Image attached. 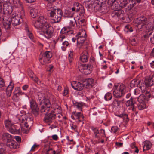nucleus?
Returning a JSON list of instances; mask_svg holds the SVG:
<instances>
[{"instance_id":"1","label":"nucleus","mask_w":154,"mask_h":154,"mask_svg":"<svg viewBox=\"0 0 154 154\" xmlns=\"http://www.w3.org/2000/svg\"><path fill=\"white\" fill-rule=\"evenodd\" d=\"M34 25L37 29L42 30L47 39L51 38L53 36L54 30L53 27L50 23L49 20L44 18L43 16L40 17Z\"/></svg>"},{"instance_id":"2","label":"nucleus","mask_w":154,"mask_h":154,"mask_svg":"<svg viewBox=\"0 0 154 154\" xmlns=\"http://www.w3.org/2000/svg\"><path fill=\"white\" fill-rule=\"evenodd\" d=\"M77 38V46L79 49H87L88 47V44L85 42L86 37V32L85 30H82L79 32L76 35Z\"/></svg>"},{"instance_id":"3","label":"nucleus","mask_w":154,"mask_h":154,"mask_svg":"<svg viewBox=\"0 0 154 154\" xmlns=\"http://www.w3.org/2000/svg\"><path fill=\"white\" fill-rule=\"evenodd\" d=\"M113 95L116 98H119L124 95L126 91L125 86L123 84H119L114 86Z\"/></svg>"},{"instance_id":"4","label":"nucleus","mask_w":154,"mask_h":154,"mask_svg":"<svg viewBox=\"0 0 154 154\" xmlns=\"http://www.w3.org/2000/svg\"><path fill=\"white\" fill-rule=\"evenodd\" d=\"M63 12L61 9H59L55 11L53 13L49 16L51 17L49 20V22L51 24L59 23L60 21Z\"/></svg>"},{"instance_id":"5","label":"nucleus","mask_w":154,"mask_h":154,"mask_svg":"<svg viewBox=\"0 0 154 154\" xmlns=\"http://www.w3.org/2000/svg\"><path fill=\"white\" fill-rule=\"evenodd\" d=\"M39 105L41 106L40 112L43 114H47L51 109V103L48 99H43Z\"/></svg>"},{"instance_id":"6","label":"nucleus","mask_w":154,"mask_h":154,"mask_svg":"<svg viewBox=\"0 0 154 154\" xmlns=\"http://www.w3.org/2000/svg\"><path fill=\"white\" fill-rule=\"evenodd\" d=\"M106 0H94L93 3L89 5L87 2H86L85 6L88 9L91 8L95 11L100 10L102 3H105Z\"/></svg>"},{"instance_id":"7","label":"nucleus","mask_w":154,"mask_h":154,"mask_svg":"<svg viewBox=\"0 0 154 154\" xmlns=\"http://www.w3.org/2000/svg\"><path fill=\"white\" fill-rule=\"evenodd\" d=\"M66 36L63 35H59L56 40H54L53 42L55 44L59 43L61 46L62 50L65 51L69 43L68 41L65 40Z\"/></svg>"},{"instance_id":"8","label":"nucleus","mask_w":154,"mask_h":154,"mask_svg":"<svg viewBox=\"0 0 154 154\" xmlns=\"http://www.w3.org/2000/svg\"><path fill=\"white\" fill-rule=\"evenodd\" d=\"M18 119L20 125L26 128H28L30 123L32 122V119L26 115L19 116Z\"/></svg>"},{"instance_id":"9","label":"nucleus","mask_w":154,"mask_h":154,"mask_svg":"<svg viewBox=\"0 0 154 154\" xmlns=\"http://www.w3.org/2000/svg\"><path fill=\"white\" fill-rule=\"evenodd\" d=\"M136 22V26L139 29L147 28L148 27L147 19L144 16H142L137 19Z\"/></svg>"},{"instance_id":"10","label":"nucleus","mask_w":154,"mask_h":154,"mask_svg":"<svg viewBox=\"0 0 154 154\" xmlns=\"http://www.w3.org/2000/svg\"><path fill=\"white\" fill-rule=\"evenodd\" d=\"M91 129L93 131L94 138L97 139L98 140V142H100L99 140L101 137H106L104 130L101 129L99 131L97 128L93 126L91 127Z\"/></svg>"},{"instance_id":"11","label":"nucleus","mask_w":154,"mask_h":154,"mask_svg":"<svg viewBox=\"0 0 154 154\" xmlns=\"http://www.w3.org/2000/svg\"><path fill=\"white\" fill-rule=\"evenodd\" d=\"M52 53L47 51L43 54L42 57L39 59L41 63L43 65L48 63L50 62V59L52 57Z\"/></svg>"},{"instance_id":"12","label":"nucleus","mask_w":154,"mask_h":154,"mask_svg":"<svg viewBox=\"0 0 154 154\" xmlns=\"http://www.w3.org/2000/svg\"><path fill=\"white\" fill-rule=\"evenodd\" d=\"M29 103L32 113L35 116H37L39 114V108L36 102L32 99L29 100Z\"/></svg>"},{"instance_id":"13","label":"nucleus","mask_w":154,"mask_h":154,"mask_svg":"<svg viewBox=\"0 0 154 154\" xmlns=\"http://www.w3.org/2000/svg\"><path fill=\"white\" fill-rule=\"evenodd\" d=\"M79 68L80 71L82 73L88 75L90 74L92 70V66L91 64H81L80 65Z\"/></svg>"},{"instance_id":"14","label":"nucleus","mask_w":154,"mask_h":154,"mask_svg":"<svg viewBox=\"0 0 154 154\" xmlns=\"http://www.w3.org/2000/svg\"><path fill=\"white\" fill-rule=\"evenodd\" d=\"M136 99L131 97L130 100H128L126 103V106L128 107V109L129 112L131 111H135L136 110V107L134 105L136 103Z\"/></svg>"},{"instance_id":"15","label":"nucleus","mask_w":154,"mask_h":154,"mask_svg":"<svg viewBox=\"0 0 154 154\" xmlns=\"http://www.w3.org/2000/svg\"><path fill=\"white\" fill-rule=\"evenodd\" d=\"M71 116L72 119L75 120L77 122H79L84 120V116L80 112L74 111L72 112Z\"/></svg>"},{"instance_id":"16","label":"nucleus","mask_w":154,"mask_h":154,"mask_svg":"<svg viewBox=\"0 0 154 154\" xmlns=\"http://www.w3.org/2000/svg\"><path fill=\"white\" fill-rule=\"evenodd\" d=\"M85 87L86 88H90L94 87L96 83L94 80L92 78H88L84 82Z\"/></svg>"},{"instance_id":"17","label":"nucleus","mask_w":154,"mask_h":154,"mask_svg":"<svg viewBox=\"0 0 154 154\" xmlns=\"http://www.w3.org/2000/svg\"><path fill=\"white\" fill-rule=\"evenodd\" d=\"M118 0H108V3L112 9L116 10L120 8V6L118 2Z\"/></svg>"},{"instance_id":"18","label":"nucleus","mask_w":154,"mask_h":154,"mask_svg":"<svg viewBox=\"0 0 154 154\" xmlns=\"http://www.w3.org/2000/svg\"><path fill=\"white\" fill-rule=\"evenodd\" d=\"M9 15H5L3 17V24L5 29H8L10 28L11 22L10 20Z\"/></svg>"},{"instance_id":"19","label":"nucleus","mask_w":154,"mask_h":154,"mask_svg":"<svg viewBox=\"0 0 154 154\" xmlns=\"http://www.w3.org/2000/svg\"><path fill=\"white\" fill-rule=\"evenodd\" d=\"M72 87L75 90L81 91L85 87L84 82L83 83L79 82L74 81L71 83Z\"/></svg>"},{"instance_id":"20","label":"nucleus","mask_w":154,"mask_h":154,"mask_svg":"<svg viewBox=\"0 0 154 154\" xmlns=\"http://www.w3.org/2000/svg\"><path fill=\"white\" fill-rule=\"evenodd\" d=\"M55 119L54 112H53L46 116L44 119V121L49 125L53 122Z\"/></svg>"},{"instance_id":"21","label":"nucleus","mask_w":154,"mask_h":154,"mask_svg":"<svg viewBox=\"0 0 154 154\" xmlns=\"http://www.w3.org/2000/svg\"><path fill=\"white\" fill-rule=\"evenodd\" d=\"M115 10L112 14V16L113 17L115 18L121 19L122 18L124 14V12L121 10Z\"/></svg>"},{"instance_id":"22","label":"nucleus","mask_w":154,"mask_h":154,"mask_svg":"<svg viewBox=\"0 0 154 154\" xmlns=\"http://www.w3.org/2000/svg\"><path fill=\"white\" fill-rule=\"evenodd\" d=\"M22 20V18L17 16H15L10 18L11 23L14 26L19 25Z\"/></svg>"},{"instance_id":"23","label":"nucleus","mask_w":154,"mask_h":154,"mask_svg":"<svg viewBox=\"0 0 154 154\" xmlns=\"http://www.w3.org/2000/svg\"><path fill=\"white\" fill-rule=\"evenodd\" d=\"M129 1V3L127 2H124L123 5H121L120 7L124 8L128 5L127 7L126 8V10L128 11L131 10L135 5V3L133 2V0H128Z\"/></svg>"},{"instance_id":"24","label":"nucleus","mask_w":154,"mask_h":154,"mask_svg":"<svg viewBox=\"0 0 154 154\" xmlns=\"http://www.w3.org/2000/svg\"><path fill=\"white\" fill-rule=\"evenodd\" d=\"M46 9L47 11H49L48 13L49 15L53 13L55 11L58 10L59 8H56V7L54 6L52 3L48 2L47 5Z\"/></svg>"},{"instance_id":"25","label":"nucleus","mask_w":154,"mask_h":154,"mask_svg":"<svg viewBox=\"0 0 154 154\" xmlns=\"http://www.w3.org/2000/svg\"><path fill=\"white\" fill-rule=\"evenodd\" d=\"M6 145L11 149H16L19 147L17 143L11 139L7 142Z\"/></svg>"},{"instance_id":"26","label":"nucleus","mask_w":154,"mask_h":154,"mask_svg":"<svg viewBox=\"0 0 154 154\" xmlns=\"http://www.w3.org/2000/svg\"><path fill=\"white\" fill-rule=\"evenodd\" d=\"M88 59V54L86 51H84L80 54V60L82 62L85 63L87 62Z\"/></svg>"},{"instance_id":"27","label":"nucleus","mask_w":154,"mask_h":154,"mask_svg":"<svg viewBox=\"0 0 154 154\" xmlns=\"http://www.w3.org/2000/svg\"><path fill=\"white\" fill-rule=\"evenodd\" d=\"M141 81L137 79H134L132 80L130 83V86L131 88L137 87H138Z\"/></svg>"},{"instance_id":"28","label":"nucleus","mask_w":154,"mask_h":154,"mask_svg":"<svg viewBox=\"0 0 154 154\" xmlns=\"http://www.w3.org/2000/svg\"><path fill=\"white\" fill-rule=\"evenodd\" d=\"M153 82L151 75L146 77L145 81V85L147 87L152 86L154 84Z\"/></svg>"},{"instance_id":"29","label":"nucleus","mask_w":154,"mask_h":154,"mask_svg":"<svg viewBox=\"0 0 154 154\" xmlns=\"http://www.w3.org/2000/svg\"><path fill=\"white\" fill-rule=\"evenodd\" d=\"M4 123L5 127L7 129L13 126L14 124V123L10 119L5 120Z\"/></svg>"},{"instance_id":"30","label":"nucleus","mask_w":154,"mask_h":154,"mask_svg":"<svg viewBox=\"0 0 154 154\" xmlns=\"http://www.w3.org/2000/svg\"><path fill=\"white\" fill-rule=\"evenodd\" d=\"M30 13L31 16L33 18L35 17L38 15V11L37 9L30 8Z\"/></svg>"},{"instance_id":"31","label":"nucleus","mask_w":154,"mask_h":154,"mask_svg":"<svg viewBox=\"0 0 154 154\" xmlns=\"http://www.w3.org/2000/svg\"><path fill=\"white\" fill-rule=\"evenodd\" d=\"M144 145L143 146V151L148 150L150 149L152 146L151 143L149 141H145L144 143Z\"/></svg>"},{"instance_id":"32","label":"nucleus","mask_w":154,"mask_h":154,"mask_svg":"<svg viewBox=\"0 0 154 154\" xmlns=\"http://www.w3.org/2000/svg\"><path fill=\"white\" fill-rule=\"evenodd\" d=\"M3 10L4 11L5 10L7 12V13L8 14H11L13 10L12 7L11 5H8L6 4L3 5Z\"/></svg>"},{"instance_id":"33","label":"nucleus","mask_w":154,"mask_h":154,"mask_svg":"<svg viewBox=\"0 0 154 154\" xmlns=\"http://www.w3.org/2000/svg\"><path fill=\"white\" fill-rule=\"evenodd\" d=\"M14 88L13 85L10 84L8 86L6 89V93L8 97H10L12 91Z\"/></svg>"},{"instance_id":"34","label":"nucleus","mask_w":154,"mask_h":154,"mask_svg":"<svg viewBox=\"0 0 154 154\" xmlns=\"http://www.w3.org/2000/svg\"><path fill=\"white\" fill-rule=\"evenodd\" d=\"M2 138L3 140L7 141V142L11 139V135L8 133L3 134L2 136Z\"/></svg>"},{"instance_id":"35","label":"nucleus","mask_w":154,"mask_h":154,"mask_svg":"<svg viewBox=\"0 0 154 154\" xmlns=\"http://www.w3.org/2000/svg\"><path fill=\"white\" fill-rule=\"evenodd\" d=\"M26 31L27 33V34L30 39L33 41L34 40V37L32 33L29 31V28L27 26L26 27Z\"/></svg>"},{"instance_id":"36","label":"nucleus","mask_w":154,"mask_h":154,"mask_svg":"<svg viewBox=\"0 0 154 154\" xmlns=\"http://www.w3.org/2000/svg\"><path fill=\"white\" fill-rule=\"evenodd\" d=\"M73 14L74 13L73 12L67 11H65L64 16L65 17L72 18L73 17Z\"/></svg>"},{"instance_id":"37","label":"nucleus","mask_w":154,"mask_h":154,"mask_svg":"<svg viewBox=\"0 0 154 154\" xmlns=\"http://www.w3.org/2000/svg\"><path fill=\"white\" fill-rule=\"evenodd\" d=\"M85 22V19L83 18H78L76 20V25L78 27H80L82 26V24Z\"/></svg>"},{"instance_id":"38","label":"nucleus","mask_w":154,"mask_h":154,"mask_svg":"<svg viewBox=\"0 0 154 154\" xmlns=\"http://www.w3.org/2000/svg\"><path fill=\"white\" fill-rule=\"evenodd\" d=\"M69 32V29L66 27H64L61 30L60 34L59 35H63L65 36V35L66 34Z\"/></svg>"},{"instance_id":"39","label":"nucleus","mask_w":154,"mask_h":154,"mask_svg":"<svg viewBox=\"0 0 154 154\" xmlns=\"http://www.w3.org/2000/svg\"><path fill=\"white\" fill-rule=\"evenodd\" d=\"M146 106L145 103H139L137 104V108L139 110H142L146 108Z\"/></svg>"},{"instance_id":"40","label":"nucleus","mask_w":154,"mask_h":154,"mask_svg":"<svg viewBox=\"0 0 154 154\" xmlns=\"http://www.w3.org/2000/svg\"><path fill=\"white\" fill-rule=\"evenodd\" d=\"M54 117H55V119H56L59 121L61 122L62 121L61 119H62L63 116L61 113H55V112H54Z\"/></svg>"},{"instance_id":"41","label":"nucleus","mask_w":154,"mask_h":154,"mask_svg":"<svg viewBox=\"0 0 154 154\" xmlns=\"http://www.w3.org/2000/svg\"><path fill=\"white\" fill-rule=\"evenodd\" d=\"M121 102L119 100H115L112 103V106L118 108L120 106Z\"/></svg>"},{"instance_id":"42","label":"nucleus","mask_w":154,"mask_h":154,"mask_svg":"<svg viewBox=\"0 0 154 154\" xmlns=\"http://www.w3.org/2000/svg\"><path fill=\"white\" fill-rule=\"evenodd\" d=\"M83 106L82 103H76L74 104V106L80 111H82V108Z\"/></svg>"},{"instance_id":"43","label":"nucleus","mask_w":154,"mask_h":154,"mask_svg":"<svg viewBox=\"0 0 154 154\" xmlns=\"http://www.w3.org/2000/svg\"><path fill=\"white\" fill-rule=\"evenodd\" d=\"M6 152L5 145L4 144L0 143V154H4Z\"/></svg>"},{"instance_id":"44","label":"nucleus","mask_w":154,"mask_h":154,"mask_svg":"<svg viewBox=\"0 0 154 154\" xmlns=\"http://www.w3.org/2000/svg\"><path fill=\"white\" fill-rule=\"evenodd\" d=\"M145 100V96L143 94L140 95L137 98V100L139 103H144Z\"/></svg>"},{"instance_id":"45","label":"nucleus","mask_w":154,"mask_h":154,"mask_svg":"<svg viewBox=\"0 0 154 154\" xmlns=\"http://www.w3.org/2000/svg\"><path fill=\"white\" fill-rule=\"evenodd\" d=\"M46 151V154H55L56 152L52 148L48 146V149H45Z\"/></svg>"},{"instance_id":"46","label":"nucleus","mask_w":154,"mask_h":154,"mask_svg":"<svg viewBox=\"0 0 154 154\" xmlns=\"http://www.w3.org/2000/svg\"><path fill=\"white\" fill-rule=\"evenodd\" d=\"M13 2L14 6L16 8H19L21 6V3L20 0H13Z\"/></svg>"},{"instance_id":"47","label":"nucleus","mask_w":154,"mask_h":154,"mask_svg":"<svg viewBox=\"0 0 154 154\" xmlns=\"http://www.w3.org/2000/svg\"><path fill=\"white\" fill-rule=\"evenodd\" d=\"M112 97L111 93L108 92L104 96V98L106 101H108L111 99Z\"/></svg>"},{"instance_id":"48","label":"nucleus","mask_w":154,"mask_h":154,"mask_svg":"<svg viewBox=\"0 0 154 154\" xmlns=\"http://www.w3.org/2000/svg\"><path fill=\"white\" fill-rule=\"evenodd\" d=\"M116 115L119 117L123 118L124 119L126 118L128 121L129 120V118L128 117V115L125 112H123L120 114Z\"/></svg>"},{"instance_id":"49","label":"nucleus","mask_w":154,"mask_h":154,"mask_svg":"<svg viewBox=\"0 0 154 154\" xmlns=\"http://www.w3.org/2000/svg\"><path fill=\"white\" fill-rule=\"evenodd\" d=\"M119 131V128L117 126H112L111 128V132L114 133H118Z\"/></svg>"},{"instance_id":"50","label":"nucleus","mask_w":154,"mask_h":154,"mask_svg":"<svg viewBox=\"0 0 154 154\" xmlns=\"http://www.w3.org/2000/svg\"><path fill=\"white\" fill-rule=\"evenodd\" d=\"M8 129L9 130L10 132L13 134H15L17 132V130L15 128L14 125Z\"/></svg>"},{"instance_id":"51","label":"nucleus","mask_w":154,"mask_h":154,"mask_svg":"<svg viewBox=\"0 0 154 154\" xmlns=\"http://www.w3.org/2000/svg\"><path fill=\"white\" fill-rule=\"evenodd\" d=\"M69 21V25L71 26H74L75 24H76V20L74 17L72 18Z\"/></svg>"},{"instance_id":"52","label":"nucleus","mask_w":154,"mask_h":154,"mask_svg":"<svg viewBox=\"0 0 154 154\" xmlns=\"http://www.w3.org/2000/svg\"><path fill=\"white\" fill-rule=\"evenodd\" d=\"M73 5L75 7V9L77 11H78L80 9V6H82L81 5L79 4V3L77 2H75L74 3Z\"/></svg>"},{"instance_id":"53","label":"nucleus","mask_w":154,"mask_h":154,"mask_svg":"<svg viewBox=\"0 0 154 154\" xmlns=\"http://www.w3.org/2000/svg\"><path fill=\"white\" fill-rule=\"evenodd\" d=\"M80 9L77 12H79V14L81 16L85 13V11L84 7L82 6H80Z\"/></svg>"},{"instance_id":"54","label":"nucleus","mask_w":154,"mask_h":154,"mask_svg":"<svg viewBox=\"0 0 154 154\" xmlns=\"http://www.w3.org/2000/svg\"><path fill=\"white\" fill-rule=\"evenodd\" d=\"M140 83H141V84L140 83L138 87L142 91H145L146 89V88L145 86H144V83L142 82H141Z\"/></svg>"},{"instance_id":"55","label":"nucleus","mask_w":154,"mask_h":154,"mask_svg":"<svg viewBox=\"0 0 154 154\" xmlns=\"http://www.w3.org/2000/svg\"><path fill=\"white\" fill-rule=\"evenodd\" d=\"M130 41L131 44L132 45H135L136 44V39L134 38L131 37L130 39Z\"/></svg>"},{"instance_id":"56","label":"nucleus","mask_w":154,"mask_h":154,"mask_svg":"<svg viewBox=\"0 0 154 154\" xmlns=\"http://www.w3.org/2000/svg\"><path fill=\"white\" fill-rule=\"evenodd\" d=\"M5 86V82L4 80L0 78V87L2 88Z\"/></svg>"},{"instance_id":"57","label":"nucleus","mask_w":154,"mask_h":154,"mask_svg":"<svg viewBox=\"0 0 154 154\" xmlns=\"http://www.w3.org/2000/svg\"><path fill=\"white\" fill-rule=\"evenodd\" d=\"M53 66L51 65H49L47 69V70L48 71L51 72L53 71Z\"/></svg>"},{"instance_id":"58","label":"nucleus","mask_w":154,"mask_h":154,"mask_svg":"<svg viewBox=\"0 0 154 154\" xmlns=\"http://www.w3.org/2000/svg\"><path fill=\"white\" fill-rule=\"evenodd\" d=\"M71 129L75 131H77V126L76 125L72 124L71 125Z\"/></svg>"},{"instance_id":"59","label":"nucleus","mask_w":154,"mask_h":154,"mask_svg":"<svg viewBox=\"0 0 154 154\" xmlns=\"http://www.w3.org/2000/svg\"><path fill=\"white\" fill-rule=\"evenodd\" d=\"M68 89L66 88H65L63 93V95L65 96H66L68 94Z\"/></svg>"},{"instance_id":"60","label":"nucleus","mask_w":154,"mask_h":154,"mask_svg":"<svg viewBox=\"0 0 154 154\" xmlns=\"http://www.w3.org/2000/svg\"><path fill=\"white\" fill-rule=\"evenodd\" d=\"M14 138L17 142H20L21 141V137L18 136H16L14 137Z\"/></svg>"},{"instance_id":"61","label":"nucleus","mask_w":154,"mask_h":154,"mask_svg":"<svg viewBox=\"0 0 154 154\" xmlns=\"http://www.w3.org/2000/svg\"><path fill=\"white\" fill-rule=\"evenodd\" d=\"M38 145H37L36 144H34L32 147L31 149V151H34L35 149L37 147H38Z\"/></svg>"},{"instance_id":"62","label":"nucleus","mask_w":154,"mask_h":154,"mask_svg":"<svg viewBox=\"0 0 154 154\" xmlns=\"http://www.w3.org/2000/svg\"><path fill=\"white\" fill-rule=\"evenodd\" d=\"M51 137L53 139L55 140H57L58 139V137L56 134L52 135Z\"/></svg>"},{"instance_id":"63","label":"nucleus","mask_w":154,"mask_h":154,"mask_svg":"<svg viewBox=\"0 0 154 154\" xmlns=\"http://www.w3.org/2000/svg\"><path fill=\"white\" fill-rule=\"evenodd\" d=\"M57 126L55 124H53L51 125L49 127V128H50L51 130L53 129L54 128H56Z\"/></svg>"},{"instance_id":"64","label":"nucleus","mask_w":154,"mask_h":154,"mask_svg":"<svg viewBox=\"0 0 154 154\" xmlns=\"http://www.w3.org/2000/svg\"><path fill=\"white\" fill-rule=\"evenodd\" d=\"M28 87L29 86L27 85H26L22 87V89L24 90H26Z\"/></svg>"}]
</instances>
